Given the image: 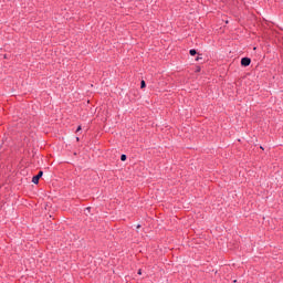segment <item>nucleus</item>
Listing matches in <instances>:
<instances>
[{"label": "nucleus", "instance_id": "1", "mask_svg": "<svg viewBox=\"0 0 283 283\" xmlns=\"http://www.w3.org/2000/svg\"><path fill=\"white\" fill-rule=\"evenodd\" d=\"M41 178H43V170H40L38 175L33 176L32 178L33 185H39V180H41Z\"/></svg>", "mask_w": 283, "mask_h": 283}, {"label": "nucleus", "instance_id": "2", "mask_svg": "<svg viewBox=\"0 0 283 283\" xmlns=\"http://www.w3.org/2000/svg\"><path fill=\"white\" fill-rule=\"evenodd\" d=\"M241 65H242V67H249V65H251V59L250 57H242L241 59Z\"/></svg>", "mask_w": 283, "mask_h": 283}, {"label": "nucleus", "instance_id": "3", "mask_svg": "<svg viewBox=\"0 0 283 283\" xmlns=\"http://www.w3.org/2000/svg\"><path fill=\"white\" fill-rule=\"evenodd\" d=\"M189 54H190V56H196V54H198V51H196V49H191L189 51Z\"/></svg>", "mask_w": 283, "mask_h": 283}, {"label": "nucleus", "instance_id": "4", "mask_svg": "<svg viewBox=\"0 0 283 283\" xmlns=\"http://www.w3.org/2000/svg\"><path fill=\"white\" fill-rule=\"evenodd\" d=\"M144 87H147V84L145 83V80L140 82V88L144 90Z\"/></svg>", "mask_w": 283, "mask_h": 283}, {"label": "nucleus", "instance_id": "5", "mask_svg": "<svg viewBox=\"0 0 283 283\" xmlns=\"http://www.w3.org/2000/svg\"><path fill=\"white\" fill-rule=\"evenodd\" d=\"M120 160H122V163H125V160H127V155L123 154V155L120 156Z\"/></svg>", "mask_w": 283, "mask_h": 283}, {"label": "nucleus", "instance_id": "6", "mask_svg": "<svg viewBox=\"0 0 283 283\" xmlns=\"http://www.w3.org/2000/svg\"><path fill=\"white\" fill-rule=\"evenodd\" d=\"M81 129H82V127L78 126V127L76 128V133L78 134V132H81Z\"/></svg>", "mask_w": 283, "mask_h": 283}, {"label": "nucleus", "instance_id": "7", "mask_svg": "<svg viewBox=\"0 0 283 283\" xmlns=\"http://www.w3.org/2000/svg\"><path fill=\"white\" fill-rule=\"evenodd\" d=\"M138 275H143V270H138Z\"/></svg>", "mask_w": 283, "mask_h": 283}, {"label": "nucleus", "instance_id": "8", "mask_svg": "<svg viewBox=\"0 0 283 283\" xmlns=\"http://www.w3.org/2000/svg\"><path fill=\"white\" fill-rule=\"evenodd\" d=\"M200 59H202V57H196V61H200Z\"/></svg>", "mask_w": 283, "mask_h": 283}, {"label": "nucleus", "instance_id": "9", "mask_svg": "<svg viewBox=\"0 0 283 283\" xmlns=\"http://www.w3.org/2000/svg\"><path fill=\"white\" fill-rule=\"evenodd\" d=\"M137 229H140V224H137Z\"/></svg>", "mask_w": 283, "mask_h": 283}, {"label": "nucleus", "instance_id": "10", "mask_svg": "<svg viewBox=\"0 0 283 283\" xmlns=\"http://www.w3.org/2000/svg\"><path fill=\"white\" fill-rule=\"evenodd\" d=\"M76 140H80V138H78V137H76Z\"/></svg>", "mask_w": 283, "mask_h": 283}]
</instances>
